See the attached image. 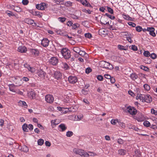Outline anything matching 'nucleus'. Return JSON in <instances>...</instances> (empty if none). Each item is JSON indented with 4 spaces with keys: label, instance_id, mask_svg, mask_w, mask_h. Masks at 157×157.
<instances>
[{
    "label": "nucleus",
    "instance_id": "nucleus-61",
    "mask_svg": "<svg viewBox=\"0 0 157 157\" xmlns=\"http://www.w3.org/2000/svg\"><path fill=\"white\" fill-rule=\"evenodd\" d=\"M117 142L120 144H123L124 143V141L121 139H119L117 140Z\"/></svg>",
    "mask_w": 157,
    "mask_h": 157
},
{
    "label": "nucleus",
    "instance_id": "nucleus-37",
    "mask_svg": "<svg viewBox=\"0 0 157 157\" xmlns=\"http://www.w3.org/2000/svg\"><path fill=\"white\" fill-rule=\"evenodd\" d=\"M135 155L137 157H140L141 156V154L140 152L138 151H136L135 152Z\"/></svg>",
    "mask_w": 157,
    "mask_h": 157
},
{
    "label": "nucleus",
    "instance_id": "nucleus-50",
    "mask_svg": "<svg viewBox=\"0 0 157 157\" xmlns=\"http://www.w3.org/2000/svg\"><path fill=\"white\" fill-rule=\"evenodd\" d=\"M82 11L86 13H88L89 14H91V12L89 9L86 10V9H83L82 10Z\"/></svg>",
    "mask_w": 157,
    "mask_h": 157
},
{
    "label": "nucleus",
    "instance_id": "nucleus-53",
    "mask_svg": "<svg viewBox=\"0 0 157 157\" xmlns=\"http://www.w3.org/2000/svg\"><path fill=\"white\" fill-rule=\"evenodd\" d=\"M150 56L152 59H154L156 58L157 56L155 53H152L151 55L150 54Z\"/></svg>",
    "mask_w": 157,
    "mask_h": 157
},
{
    "label": "nucleus",
    "instance_id": "nucleus-31",
    "mask_svg": "<svg viewBox=\"0 0 157 157\" xmlns=\"http://www.w3.org/2000/svg\"><path fill=\"white\" fill-rule=\"evenodd\" d=\"M34 15L40 17L42 16V14L39 11H36L35 12Z\"/></svg>",
    "mask_w": 157,
    "mask_h": 157
},
{
    "label": "nucleus",
    "instance_id": "nucleus-49",
    "mask_svg": "<svg viewBox=\"0 0 157 157\" xmlns=\"http://www.w3.org/2000/svg\"><path fill=\"white\" fill-rule=\"evenodd\" d=\"M72 3L70 1H67L65 3V5L67 6H72Z\"/></svg>",
    "mask_w": 157,
    "mask_h": 157
},
{
    "label": "nucleus",
    "instance_id": "nucleus-27",
    "mask_svg": "<svg viewBox=\"0 0 157 157\" xmlns=\"http://www.w3.org/2000/svg\"><path fill=\"white\" fill-rule=\"evenodd\" d=\"M118 153L121 155H124L126 153V151L124 149H121L118 150Z\"/></svg>",
    "mask_w": 157,
    "mask_h": 157
},
{
    "label": "nucleus",
    "instance_id": "nucleus-1",
    "mask_svg": "<svg viewBox=\"0 0 157 157\" xmlns=\"http://www.w3.org/2000/svg\"><path fill=\"white\" fill-rule=\"evenodd\" d=\"M73 152L76 154L80 155L82 157H89V156L88 154L82 149L75 148L73 149Z\"/></svg>",
    "mask_w": 157,
    "mask_h": 157
},
{
    "label": "nucleus",
    "instance_id": "nucleus-28",
    "mask_svg": "<svg viewBox=\"0 0 157 157\" xmlns=\"http://www.w3.org/2000/svg\"><path fill=\"white\" fill-rule=\"evenodd\" d=\"M29 97L33 99L35 96V94L34 92L33 91H30L29 93Z\"/></svg>",
    "mask_w": 157,
    "mask_h": 157
},
{
    "label": "nucleus",
    "instance_id": "nucleus-34",
    "mask_svg": "<svg viewBox=\"0 0 157 157\" xmlns=\"http://www.w3.org/2000/svg\"><path fill=\"white\" fill-rule=\"evenodd\" d=\"M37 143L38 145L41 146L44 143V140L42 139H40L38 140Z\"/></svg>",
    "mask_w": 157,
    "mask_h": 157
},
{
    "label": "nucleus",
    "instance_id": "nucleus-23",
    "mask_svg": "<svg viewBox=\"0 0 157 157\" xmlns=\"http://www.w3.org/2000/svg\"><path fill=\"white\" fill-rule=\"evenodd\" d=\"M9 88L10 91L13 92H15V86L14 85L12 84H9Z\"/></svg>",
    "mask_w": 157,
    "mask_h": 157
},
{
    "label": "nucleus",
    "instance_id": "nucleus-40",
    "mask_svg": "<svg viewBox=\"0 0 157 157\" xmlns=\"http://www.w3.org/2000/svg\"><path fill=\"white\" fill-rule=\"evenodd\" d=\"M121 35L123 36H129L130 35V34L127 31H125L122 32Z\"/></svg>",
    "mask_w": 157,
    "mask_h": 157
},
{
    "label": "nucleus",
    "instance_id": "nucleus-12",
    "mask_svg": "<svg viewBox=\"0 0 157 157\" xmlns=\"http://www.w3.org/2000/svg\"><path fill=\"white\" fill-rule=\"evenodd\" d=\"M68 81L71 84H74L78 81L77 78L75 76H70L68 78Z\"/></svg>",
    "mask_w": 157,
    "mask_h": 157
},
{
    "label": "nucleus",
    "instance_id": "nucleus-11",
    "mask_svg": "<svg viewBox=\"0 0 157 157\" xmlns=\"http://www.w3.org/2000/svg\"><path fill=\"white\" fill-rule=\"evenodd\" d=\"M58 62V59L56 57H53L49 59V63L53 65H56Z\"/></svg>",
    "mask_w": 157,
    "mask_h": 157
},
{
    "label": "nucleus",
    "instance_id": "nucleus-59",
    "mask_svg": "<svg viewBox=\"0 0 157 157\" xmlns=\"http://www.w3.org/2000/svg\"><path fill=\"white\" fill-rule=\"evenodd\" d=\"M151 113L154 114L155 115H157V111L153 109H151Z\"/></svg>",
    "mask_w": 157,
    "mask_h": 157
},
{
    "label": "nucleus",
    "instance_id": "nucleus-33",
    "mask_svg": "<svg viewBox=\"0 0 157 157\" xmlns=\"http://www.w3.org/2000/svg\"><path fill=\"white\" fill-rule=\"evenodd\" d=\"M28 69L29 71L32 73L36 71V69L35 68L31 67L30 66Z\"/></svg>",
    "mask_w": 157,
    "mask_h": 157
},
{
    "label": "nucleus",
    "instance_id": "nucleus-45",
    "mask_svg": "<svg viewBox=\"0 0 157 157\" xmlns=\"http://www.w3.org/2000/svg\"><path fill=\"white\" fill-rule=\"evenodd\" d=\"M136 31L138 32H140L142 31V28L140 26H138L136 27Z\"/></svg>",
    "mask_w": 157,
    "mask_h": 157
},
{
    "label": "nucleus",
    "instance_id": "nucleus-42",
    "mask_svg": "<svg viewBox=\"0 0 157 157\" xmlns=\"http://www.w3.org/2000/svg\"><path fill=\"white\" fill-rule=\"evenodd\" d=\"M130 48H130L134 51H137L138 49L137 47L134 45H132L130 46Z\"/></svg>",
    "mask_w": 157,
    "mask_h": 157
},
{
    "label": "nucleus",
    "instance_id": "nucleus-36",
    "mask_svg": "<svg viewBox=\"0 0 157 157\" xmlns=\"http://www.w3.org/2000/svg\"><path fill=\"white\" fill-rule=\"evenodd\" d=\"M83 117V115L82 114H79L77 116V119L76 120V121H80L82 119Z\"/></svg>",
    "mask_w": 157,
    "mask_h": 157
},
{
    "label": "nucleus",
    "instance_id": "nucleus-10",
    "mask_svg": "<svg viewBox=\"0 0 157 157\" xmlns=\"http://www.w3.org/2000/svg\"><path fill=\"white\" fill-rule=\"evenodd\" d=\"M45 100L47 103H52L54 101V98L51 95H47L45 97Z\"/></svg>",
    "mask_w": 157,
    "mask_h": 157
},
{
    "label": "nucleus",
    "instance_id": "nucleus-15",
    "mask_svg": "<svg viewBox=\"0 0 157 157\" xmlns=\"http://www.w3.org/2000/svg\"><path fill=\"white\" fill-rule=\"evenodd\" d=\"M30 52L33 56H38L39 54V52L38 50L36 49H30Z\"/></svg>",
    "mask_w": 157,
    "mask_h": 157
},
{
    "label": "nucleus",
    "instance_id": "nucleus-25",
    "mask_svg": "<svg viewBox=\"0 0 157 157\" xmlns=\"http://www.w3.org/2000/svg\"><path fill=\"white\" fill-rule=\"evenodd\" d=\"M27 51V48L24 46H20V52L25 53Z\"/></svg>",
    "mask_w": 157,
    "mask_h": 157
},
{
    "label": "nucleus",
    "instance_id": "nucleus-19",
    "mask_svg": "<svg viewBox=\"0 0 157 157\" xmlns=\"http://www.w3.org/2000/svg\"><path fill=\"white\" fill-rule=\"evenodd\" d=\"M60 66L64 70H66L68 69L69 67L68 65L66 63L62 62L60 63Z\"/></svg>",
    "mask_w": 157,
    "mask_h": 157
},
{
    "label": "nucleus",
    "instance_id": "nucleus-14",
    "mask_svg": "<svg viewBox=\"0 0 157 157\" xmlns=\"http://www.w3.org/2000/svg\"><path fill=\"white\" fill-rule=\"evenodd\" d=\"M25 23L28 24L32 25L33 26H35L36 25V24L34 22L33 20L29 18H26L25 20Z\"/></svg>",
    "mask_w": 157,
    "mask_h": 157
},
{
    "label": "nucleus",
    "instance_id": "nucleus-32",
    "mask_svg": "<svg viewBox=\"0 0 157 157\" xmlns=\"http://www.w3.org/2000/svg\"><path fill=\"white\" fill-rule=\"evenodd\" d=\"M119 120L118 119H112L111 121V123L113 125H115L117 122L118 123Z\"/></svg>",
    "mask_w": 157,
    "mask_h": 157
},
{
    "label": "nucleus",
    "instance_id": "nucleus-51",
    "mask_svg": "<svg viewBox=\"0 0 157 157\" xmlns=\"http://www.w3.org/2000/svg\"><path fill=\"white\" fill-rule=\"evenodd\" d=\"M85 36L86 38H90L92 37V35L89 33H85Z\"/></svg>",
    "mask_w": 157,
    "mask_h": 157
},
{
    "label": "nucleus",
    "instance_id": "nucleus-56",
    "mask_svg": "<svg viewBox=\"0 0 157 157\" xmlns=\"http://www.w3.org/2000/svg\"><path fill=\"white\" fill-rule=\"evenodd\" d=\"M97 78L99 81H102L103 79V76L101 75H98L97 76Z\"/></svg>",
    "mask_w": 157,
    "mask_h": 157
},
{
    "label": "nucleus",
    "instance_id": "nucleus-8",
    "mask_svg": "<svg viewBox=\"0 0 157 157\" xmlns=\"http://www.w3.org/2000/svg\"><path fill=\"white\" fill-rule=\"evenodd\" d=\"M147 31L149 32V34L153 37L156 36V34L155 32V29L153 27H147Z\"/></svg>",
    "mask_w": 157,
    "mask_h": 157
},
{
    "label": "nucleus",
    "instance_id": "nucleus-44",
    "mask_svg": "<svg viewBox=\"0 0 157 157\" xmlns=\"http://www.w3.org/2000/svg\"><path fill=\"white\" fill-rule=\"evenodd\" d=\"M73 51L75 52L78 53L79 52L80 49L78 47H75L73 48Z\"/></svg>",
    "mask_w": 157,
    "mask_h": 157
},
{
    "label": "nucleus",
    "instance_id": "nucleus-46",
    "mask_svg": "<svg viewBox=\"0 0 157 157\" xmlns=\"http://www.w3.org/2000/svg\"><path fill=\"white\" fill-rule=\"evenodd\" d=\"M66 18L65 17H59L58 18V20L62 23L66 21Z\"/></svg>",
    "mask_w": 157,
    "mask_h": 157
},
{
    "label": "nucleus",
    "instance_id": "nucleus-41",
    "mask_svg": "<svg viewBox=\"0 0 157 157\" xmlns=\"http://www.w3.org/2000/svg\"><path fill=\"white\" fill-rule=\"evenodd\" d=\"M144 55L146 57H149L150 56V54L148 51H144Z\"/></svg>",
    "mask_w": 157,
    "mask_h": 157
},
{
    "label": "nucleus",
    "instance_id": "nucleus-17",
    "mask_svg": "<svg viewBox=\"0 0 157 157\" xmlns=\"http://www.w3.org/2000/svg\"><path fill=\"white\" fill-rule=\"evenodd\" d=\"M59 127L60 129H59V131L61 132L64 131L67 128V127L64 124H61L59 126Z\"/></svg>",
    "mask_w": 157,
    "mask_h": 157
},
{
    "label": "nucleus",
    "instance_id": "nucleus-30",
    "mask_svg": "<svg viewBox=\"0 0 157 157\" xmlns=\"http://www.w3.org/2000/svg\"><path fill=\"white\" fill-rule=\"evenodd\" d=\"M140 67L141 69L144 70L145 71H148L149 70V69L148 67L143 65L140 66Z\"/></svg>",
    "mask_w": 157,
    "mask_h": 157
},
{
    "label": "nucleus",
    "instance_id": "nucleus-62",
    "mask_svg": "<svg viewBox=\"0 0 157 157\" xmlns=\"http://www.w3.org/2000/svg\"><path fill=\"white\" fill-rule=\"evenodd\" d=\"M143 95L140 94H138L136 97V99H140L142 100L141 98H142V96Z\"/></svg>",
    "mask_w": 157,
    "mask_h": 157
},
{
    "label": "nucleus",
    "instance_id": "nucleus-63",
    "mask_svg": "<svg viewBox=\"0 0 157 157\" xmlns=\"http://www.w3.org/2000/svg\"><path fill=\"white\" fill-rule=\"evenodd\" d=\"M78 53L81 56H84L85 55L86 52L84 51L80 50Z\"/></svg>",
    "mask_w": 157,
    "mask_h": 157
},
{
    "label": "nucleus",
    "instance_id": "nucleus-55",
    "mask_svg": "<svg viewBox=\"0 0 157 157\" xmlns=\"http://www.w3.org/2000/svg\"><path fill=\"white\" fill-rule=\"evenodd\" d=\"M92 71V69L90 67H88L86 69L85 72L86 74H89Z\"/></svg>",
    "mask_w": 157,
    "mask_h": 157
},
{
    "label": "nucleus",
    "instance_id": "nucleus-24",
    "mask_svg": "<svg viewBox=\"0 0 157 157\" xmlns=\"http://www.w3.org/2000/svg\"><path fill=\"white\" fill-rule=\"evenodd\" d=\"M21 104V106L22 107L25 108H27L28 105L26 104L25 102L23 101L20 100V105Z\"/></svg>",
    "mask_w": 157,
    "mask_h": 157
},
{
    "label": "nucleus",
    "instance_id": "nucleus-16",
    "mask_svg": "<svg viewBox=\"0 0 157 157\" xmlns=\"http://www.w3.org/2000/svg\"><path fill=\"white\" fill-rule=\"evenodd\" d=\"M99 33L100 35L104 36H105L107 34V32L106 30L105 29H101L99 30Z\"/></svg>",
    "mask_w": 157,
    "mask_h": 157
},
{
    "label": "nucleus",
    "instance_id": "nucleus-2",
    "mask_svg": "<svg viewBox=\"0 0 157 157\" xmlns=\"http://www.w3.org/2000/svg\"><path fill=\"white\" fill-rule=\"evenodd\" d=\"M100 64L101 66L103 68L108 69L112 70L113 69V65L109 62L105 61H102L100 62Z\"/></svg>",
    "mask_w": 157,
    "mask_h": 157
},
{
    "label": "nucleus",
    "instance_id": "nucleus-4",
    "mask_svg": "<svg viewBox=\"0 0 157 157\" xmlns=\"http://www.w3.org/2000/svg\"><path fill=\"white\" fill-rule=\"evenodd\" d=\"M142 100L143 102L150 103L152 101L151 96L149 94H143L142 96Z\"/></svg>",
    "mask_w": 157,
    "mask_h": 157
},
{
    "label": "nucleus",
    "instance_id": "nucleus-29",
    "mask_svg": "<svg viewBox=\"0 0 157 157\" xmlns=\"http://www.w3.org/2000/svg\"><path fill=\"white\" fill-rule=\"evenodd\" d=\"M144 89L147 91H148L150 89V87L148 84H145L144 85Z\"/></svg>",
    "mask_w": 157,
    "mask_h": 157
},
{
    "label": "nucleus",
    "instance_id": "nucleus-3",
    "mask_svg": "<svg viewBox=\"0 0 157 157\" xmlns=\"http://www.w3.org/2000/svg\"><path fill=\"white\" fill-rule=\"evenodd\" d=\"M61 53L65 59H68L71 57L70 51L67 48H63L61 50Z\"/></svg>",
    "mask_w": 157,
    "mask_h": 157
},
{
    "label": "nucleus",
    "instance_id": "nucleus-52",
    "mask_svg": "<svg viewBox=\"0 0 157 157\" xmlns=\"http://www.w3.org/2000/svg\"><path fill=\"white\" fill-rule=\"evenodd\" d=\"M108 11L111 14H113V11L112 9L109 7H107Z\"/></svg>",
    "mask_w": 157,
    "mask_h": 157
},
{
    "label": "nucleus",
    "instance_id": "nucleus-48",
    "mask_svg": "<svg viewBox=\"0 0 157 157\" xmlns=\"http://www.w3.org/2000/svg\"><path fill=\"white\" fill-rule=\"evenodd\" d=\"M105 15L111 19L114 20L115 18L114 16L111 15L109 14L108 13H106Z\"/></svg>",
    "mask_w": 157,
    "mask_h": 157
},
{
    "label": "nucleus",
    "instance_id": "nucleus-6",
    "mask_svg": "<svg viewBox=\"0 0 157 157\" xmlns=\"http://www.w3.org/2000/svg\"><path fill=\"white\" fill-rule=\"evenodd\" d=\"M48 4L44 2L41 3L40 4L36 5V8L39 10H44L48 7Z\"/></svg>",
    "mask_w": 157,
    "mask_h": 157
},
{
    "label": "nucleus",
    "instance_id": "nucleus-43",
    "mask_svg": "<svg viewBox=\"0 0 157 157\" xmlns=\"http://www.w3.org/2000/svg\"><path fill=\"white\" fill-rule=\"evenodd\" d=\"M118 48L119 49L121 50H127V49L125 48V47L121 45H118Z\"/></svg>",
    "mask_w": 157,
    "mask_h": 157
},
{
    "label": "nucleus",
    "instance_id": "nucleus-39",
    "mask_svg": "<svg viewBox=\"0 0 157 157\" xmlns=\"http://www.w3.org/2000/svg\"><path fill=\"white\" fill-rule=\"evenodd\" d=\"M118 123L120 126L122 128H124L125 127V125L124 123L123 122H121L120 120H119Z\"/></svg>",
    "mask_w": 157,
    "mask_h": 157
},
{
    "label": "nucleus",
    "instance_id": "nucleus-58",
    "mask_svg": "<svg viewBox=\"0 0 157 157\" xmlns=\"http://www.w3.org/2000/svg\"><path fill=\"white\" fill-rule=\"evenodd\" d=\"M29 1L28 0H23L22 2V4L24 5H27L29 3Z\"/></svg>",
    "mask_w": 157,
    "mask_h": 157
},
{
    "label": "nucleus",
    "instance_id": "nucleus-60",
    "mask_svg": "<svg viewBox=\"0 0 157 157\" xmlns=\"http://www.w3.org/2000/svg\"><path fill=\"white\" fill-rule=\"evenodd\" d=\"M80 2L83 5L85 6L87 2L86 0H80Z\"/></svg>",
    "mask_w": 157,
    "mask_h": 157
},
{
    "label": "nucleus",
    "instance_id": "nucleus-7",
    "mask_svg": "<svg viewBox=\"0 0 157 157\" xmlns=\"http://www.w3.org/2000/svg\"><path fill=\"white\" fill-rule=\"evenodd\" d=\"M62 73L59 71H56L54 72L53 74L54 78L58 80H61L62 78Z\"/></svg>",
    "mask_w": 157,
    "mask_h": 157
},
{
    "label": "nucleus",
    "instance_id": "nucleus-57",
    "mask_svg": "<svg viewBox=\"0 0 157 157\" xmlns=\"http://www.w3.org/2000/svg\"><path fill=\"white\" fill-rule=\"evenodd\" d=\"M128 24L129 26H132V27H135L136 25L135 23L131 21L128 22Z\"/></svg>",
    "mask_w": 157,
    "mask_h": 157
},
{
    "label": "nucleus",
    "instance_id": "nucleus-21",
    "mask_svg": "<svg viewBox=\"0 0 157 157\" xmlns=\"http://www.w3.org/2000/svg\"><path fill=\"white\" fill-rule=\"evenodd\" d=\"M130 77L132 80H135L138 78V76L136 74L132 73L131 74Z\"/></svg>",
    "mask_w": 157,
    "mask_h": 157
},
{
    "label": "nucleus",
    "instance_id": "nucleus-26",
    "mask_svg": "<svg viewBox=\"0 0 157 157\" xmlns=\"http://www.w3.org/2000/svg\"><path fill=\"white\" fill-rule=\"evenodd\" d=\"M28 127L27 124H24L22 126V129L25 132H28Z\"/></svg>",
    "mask_w": 157,
    "mask_h": 157
},
{
    "label": "nucleus",
    "instance_id": "nucleus-54",
    "mask_svg": "<svg viewBox=\"0 0 157 157\" xmlns=\"http://www.w3.org/2000/svg\"><path fill=\"white\" fill-rule=\"evenodd\" d=\"M6 13L10 17L12 16L13 15V14L12 12L8 10L6 11Z\"/></svg>",
    "mask_w": 157,
    "mask_h": 157
},
{
    "label": "nucleus",
    "instance_id": "nucleus-18",
    "mask_svg": "<svg viewBox=\"0 0 157 157\" xmlns=\"http://www.w3.org/2000/svg\"><path fill=\"white\" fill-rule=\"evenodd\" d=\"M64 100L66 102H70L71 99V96L70 94L65 95L63 97Z\"/></svg>",
    "mask_w": 157,
    "mask_h": 157
},
{
    "label": "nucleus",
    "instance_id": "nucleus-5",
    "mask_svg": "<svg viewBox=\"0 0 157 157\" xmlns=\"http://www.w3.org/2000/svg\"><path fill=\"white\" fill-rule=\"evenodd\" d=\"M126 110L128 113L132 115H136L137 112L136 109L130 106H128Z\"/></svg>",
    "mask_w": 157,
    "mask_h": 157
},
{
    "label": "nucleus",
    "instance_id": "nucleus-64",
    "mask_svg": "<svg viewBox=\"0 0 157 157\" xmlns=\"http://www.w3.org/2000/svg\"><path fill=\"white\" fill-rule=\"evenodd\" d=\"M78 25V24H74L73 25H72V28L73 29H75L76 28H77L78 26L77 25Z\"/></svg>",
    "mask_w": 157,
    "mask_h": 157
},
{
    "label": "nucleus",
    "instance_id": "nucleus-22",
    "mask_svg": "<svg viewBox=\"0 0 157 157\" xmlns=\"http://www.w3.org/2000/svg\"><path fill=\"white\" fill-rule=\"evenodd\" d=\"M145 118L142 115H141L136 118L137 120L139 122H142L144 121Z\"/></svg>",
    "mask_w": 157,
    "mask_h": 157
},
{
    "label": "nucleus",
    "instance_id": "nucleus-13",
    "mask_svg": "<svg viewBox=\"0 0 157 157\" xmlns=\"http://www.w3.org/2000/svg\"><path fill=\"white\" fill-rule=\"evenodd\" d=\"M49 41L47 38H44L41 41V44L44 47H47L49 44Z\"/></svg>",
    "mask_w": 157,
    "mask_h": 157
},
{
    "label": "nucleus",
    "instance_id": "nucleus-9",
    "mask_svg": "<svg viewBox=\"0 0 157 157\" xmlns=\"http://www.w3.org/2000/svg\"><path fill=\"white\" fill-rule=\"evenodd\" d=\"M36 74L38 76L41 78H44L46 75V73L41 69L37 70Z\"/></svg>",
    "mask_w": 157,
    "mask_h": 157
},
{
    "label": "nucleus",
    "instance_id": "nucleus-38",
    "mask_svg": "<svg viewBox=\"0 0 157 157\" xmlns=\"http://www.w3.org/2000/svg\"><path fill=\"white\" fill-rule=\"evenodd\" d=\"M143 124L144 126L147 127H149L150 125V123L147 121H145L144 122Z\"/></svg>",
    "mask_w": 157,
    "mask_h": 157
},
{
    "label": "nucleus",
    "instance_id": "nucleus-35",
    "mask_svg": "<svg viewBox=\"0 0 157 157\" xmlns=\"http://www.w3.org/2000/svg\"><path fill=\"white\" fill-rule=\"evenodd\" d=\"M73 134V133L72 131H68L66 133V136L68 137H71Z\"/></svg>",
    "mask_w": 157,
    "mask_h": 157
},
{
    "label": "nucleus",
    "instance_id": "nucleus-20",
    "mask_svg": "<svg viewBox=\"0 0 157 157\" xmlns=\"http://www.w3.org/2000/svg\"><path fill=\"white\" fill-rule=\"evenodd\" d=\"M122 16L125 20L128 21H132V19L128 15L123 13L122 14Z\"/></svg>",
    "mask_w": 157,
    "mask_h": 157
},
{
    "label": "nucleus",
    "instance_id": "nucleus-47",
    "mask_svg": "<svg viewBox=\"0 0 157 157\" xmlns=\"http://www.w3.org/2000/svg\"><path fill=\"white\" fill-rule=\"evenodd\" d=\"M21 150L22 151L25 152H27L28 151V148L27 146H24L22 148H21Z\"/></svg>",
    "mask_w": 157,
    "mask_h": 157
}]
</instances>
